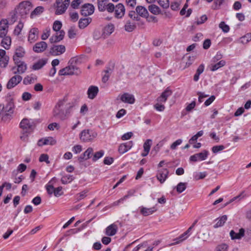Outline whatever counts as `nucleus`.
Wrapping results in <instances>:
<instances>
[{"mask_svg":"<svg viewBox=\"0 0 251 251\" xmlns=\"http://www.w3.org/2000/svg\"><path fill=\"white\" fill-rule=\"evenodd\" d=\"M111 71V70L110 69H108L104 71L105 74L103 75L102 78V81L104 83H105L108 81Z\"/></svg>","mask_w":251,"mask_h":251,"instance_id":"nucleus-54","label":"nucleus"},{"mask_svg":"<svg viewBox=\"0 0 251 251\" xmlns=\"http://www.w3.org/2000/svg\"><path fill=\"white\" fill-rule=\"evenodd\" d=\"M74 103L68 101L67 97L58 100L53 109V116L64 120L67 118L72 111Z\"/></svg>","mask_w":251,"mask_h":251,"instance_id":"nucleus-1","label":"nucleus"},{"mask_svg":"<svg viewBox=\"0 0 251 251\" xmlns=\"http://www.w3.org/2000/svg\"><path fill=\"white\" fill-rule=\"evenodd\" d=\"M33 7L32 3L29 0H24L17 5L12 11L13 16H25L29 14Z\"/></svg>","mask_w":251,"mask_h":251,"instance_id":"nucleus-3","label":"nucleus"},{"mask_svg":"<svg viewBox=\"0 0 251 251\" xmlns=\"http://www.w3.org/2000/svg\"><path fill=\"white\" fill-rule=\"evenodd\" d=\"M118 230V226L115 224H112L108 226L106 229L105 233L107 236H112L115 235Z\"/></svg>","mask_w":251,"mask_h":251,"instance_id":"nucleus-23","label":"nucleus"},{"mask_svg":"<svg viewBox=\"0 0 251 251\" xmlns=\"http://www.w3.org/2000/svg\"><path fill=\"white\" fill-rule=\"evenodd\" d=\"M25 54V51L24 49L21 46H19L15 49V54L13 55V59H14L15 58L16 59H19V58L23 57Z\"/></svg>","mask_w":251,"mask_h":251,"instance_id":"nucleus-29","label":"nucleus"},{"mask_svg":"<svg viewBox=\"0 0 251 251\" xmlns=\"http://www.w3.org/2000/svg\"><path fill=\"white\" fill-rule=\"evenodd\" d=\"M9 57L6 55L0 59V67L1 68H5L8 64Z\"/></svg>","mask_w":251,"mask_h":251,"instance_id":"nucleus-41","label":"nucleus"},{"mask_svg":"<svg viewBox=\"0 0 251 251\" xmlns=\"http://www.w3.org/2000/svg\"><path fill=\"white\" fill-rule=\"evenodd\" d=\"M227 219L226 215H223L216 219L217 223L214 225V228H218L224 226Z\"/></svg>","mask_w":251,"mask_h":251,"instance_id":"nucleus-32","label":"nucleus"},{"mask_svg":"<svg viewBox=\"0 0 251 251\" xmlns=\"http://www.w3.org/2000/svg\"><path fill=\"white\" fill-rule=\"evenodd\" d=\"M208 151L206 150H204L201 152L196 153L190 157V160L193 162L201 161L205 160L208 155Z\"/></svg>","mask_w":251,"mask_h":251,"instance_id":"nucleus-9","label":"nucleus"},{"mask_svg":"<svg viewBox=\"0 0 251 251\" xmlns=\"http://www.w3.org/2000/svg\"><path fill=\"white\" fill-rule=\"evenodd\" d=\"M93 37L96 40H98L101 37H102V34L101 33L100 31L98 29H96L94 31Z\"/></svg>","mask_w":251,"mask_h":251,"instance_id":"nucleus-64","label":"nucleus"},{"mask_svg":"<svg viewBox=\"0 0 251 251\" xmlns=\"http://www.w3.org/2000/svg\"><path fill=\"white\" fill-rule=\"evenodd\" d=\"M226 64V61L224 60H221L215 62H211L209 66V68L211 71L214 72L217 70L219 68L224 67Z\"/></svg>","mask_w":251,"mask_h":251,"instance_id":"nucleus-22","label":"nucleus"},{"mask_svg":"<svg viewBox=\"0 0 251 251\" xmlns=\"http://www.w3.org/2000/svg\"><path fill=\"white\" fill-rule=\"evenodd\" d=\"M65 34V33L63 30L56 32L50 38V42L51 44L59 42L63 39Z\"/></svg>","mask_w":251,"mask_h":251,"instance_id":"nucleus-15","label":"nucleus"},{"mask_svg":"<svg viewBox=\"0 0 251 251\" xmlns=\"http://www.w3.org/2000/svg\"><path fill=\"white\" fill-rule=\"evenodd\" d=\"M140 213L144 216H147L153 214L155 211H156V209L155 207L151 208H147L143 206L140 207Z\"/></svg>","mask_w":251,"mask_h":251,"instance_id":"nucleus-27","label":"nucleus"},{"mask_svg":"<svg viewBox=\"0 0 251 251\" xmlns=\"http://www.w3.org/2000/svg\"><path fill=\"white\" fill-rule=\"evenodd\" d=\"M14 61L16 65L17 69L16 71L14 72V74H23L27 69L26 65L23 61L19 60V59H16L14 58Z\"/></svg>","mask_w":251,"mask_h":251,"instance_id":"nucleus-14","label":"nucleus"},{"mask_svg":"<svg viewBox=\"0 0 251 251\" xmlns=\"http://www.w3.org/2000/svg\"><path fill=\"white\" fill-rule=\"evenodd\" d=\"M59 127V125L57 123H53L48 125V129L50 130H54V129L58 130Z\"/></svg>","mask_w":251,"mask_h":251,"instance_id":"nucleus-61","label":"nucleus"},{"mask_svg":"<svg viewBox=\"0 0 251 251\" xmlns=\"http://www.w3.org/2000/svg\"><path fill=\"white\" fill-rule=\"evenodd\" d=\"M35 126V124L31 119L27 118L23 119L20 124V127L23 131L25 132H32Z\"/></svg>","mask_w":251,"mask_h":251,"instance_id":"nucleus-6","label":"nucleus"},{"mask_svg":"<svg viewBox=\"0 0 251 251\" xmlns=\"http://www.w3.org/2000/svg\"><path fill=\"white\" fill-rule=\"evenodd\" d=\"M245 230L244 228H240L238 233H236L233 230L230 231V236L232 240L240 239L244 236Z\"/></svg>","mask_w":251,"mask_h":251,"instance_id":"nucleus-26","label":"nucleus"},{"mask_svg":"<svg viewBox=\"0 0 251 251\" xmlns=\"http://www.w3.org/2000/svg\"><path fill=\"white\" fill-rule=\"evenodd\" d=\"M88 192V190H84L82 192L77 194L75 196V200L77 201H79L83 199H84L87 196V194Z\"/></svg>","mask_w":251,"mask_h":251,"instance_id":"nucleus-42","label":"nucleus"},{"mask_svg":"<svg viewBox=\"0 0 251 251\" xmlns=\"http://www.w3.org/2000/svg\"><path fill=\"white\" fill-rule=\"evenodd\" d=\"M228 246L226 244H223L219 245L216 248V251H227Z\"/></svg>","mask_w":251,"mask_h":251,"instance_id":"nucleus-62","label":"nucleus"},{"mask_svg":"<svg viewBox=\"0 0 251 251\" xmlns=\"http://www.w3.org/2000/svg\"><path fill=\"white\" fill-rule=\"evenodd\" d=\"M56 197H59L63 195L64 192L62 190V187L61 186L55 188L52 185H48V194L50 197L52 194Z\"/></svg>","mask_w":251,"mask_h":251,"instance_id":"nucleus-12","label":"nucleus"},{"mask_svg":"<svg viewBox=\"0 0 251 251\" xmlns=\"http://www.w3.org/2000/svg\"><path fill=\"white\" fill-rule=\"evenodd\" d=\"M47 48V44L44 41L37 43L33 47V50L35 52H41L44 51Z\"/></svg>","mask_w":251,"mask_h":251,"instance_id":"nucleus-20","label":"nucleus"},{"mask_svg":"<svg viewBox=\"0 0 251 251\" xmlns=\"http://www.w3.org/2000/svg\"><path fill=\"white\" fill-rule=\"evenodd\" d=\"M74 180V177L70 175L64 176L61 178V182L63 184L70 183Z\"/></svg>","mask_w":251,"mask_h":251,"instance_id":"nucleus-46","label":"nucleus"},{"mask_svg":"<svg viewBox=\"0 0 251 251\" xmlns=\"http://www.w3.org/2000/svg\"><path fill=\"white\" fill-rule=\"evenodd\" d=\"M186 188V183L180 182L176 186V191L179 193H182Z\"/></svg>","mask_w":251,"mask_h":251,"instance_id":"nucleus-47","label":"nucleus"},{"mask_svg":"<svg viewBox=\"0 0 251 251\" xmlns=\"http://www.w3.org/2000/svg\"><path fill=\"white\" fill-rule=\"evenodd\" d=\"M164 140L160 141L158 144L156 145L154 147L152 150V152H154V153L156 154L159 151L161 148L164 145Z\"/></svg>","mask_w":251,"mask_h":251,"instance_id":"nucleus-51","label":"nucleus"},{"mask_svg":"<svg viewBox=\"0 0 251 251\" xmlns=\"http://www.w3.org/2000/svg\"><path fill=\"white\" fill-rule=\"evenodd\" d=\"M22 98L24 101L28 100L31 98V94L28 92H24L22 95Z\"/></svg>","mask_w":251,"mask_h":251,"instance_id":"nucleus-63","label":"nucleus"},{"mask_svg":"<svg viewBox=\"0 0 251 251\" xmlns=\"http://www.w3.org/2000/svg\"><path fill=\"white\" fill-rule=\"evenodd\" d=\"M158 3L164 8H167L169 7V0H159Z\"/></svg>","mask_w":251,"mask_h":251,"instance_id":"nucleus-56","label":"nucleus"},{"mask_svg":"<svg viewBox=\"0 0 251 251\" xmlns=\"http://www.w3.org/2000/svg\"><path fill=\"white\" fill-rule=\"evenodd\" d=\"M136 11L138 16H146L148 14L147 9L142 6H137Z\"/></svg>","mask_w":251,"mask_h":251,"instance_id":"nucleus-36","label":"nucleus"},{"mask_svg":"<svg viewBox=\"0 0 251 251\" xmlns=\"http://www.w3.org/2000/svg\"><path fill=\"white\" fill-rule=\"evenodd\" d=\"M2 39L1 41V45L5 50H8L11 44V39L9 36L2 38Z\"/></svg>","mask_w":251,"mask_h":251,"instance_id":"nucleus-31","label":"nucleus"},{"mask_svg":"<svg viewBox=\"0 0 251 251\" xmlns=\"http://www.w3.org/2000/svg\"><path fill=\"white\" fill-rule=\"evenodd\" d=\"M125 11V7L122 3H118L115 7V14L117 16H119L121 14L124 15Z\"/></svg>","mask_w":251,"mask_h":251,"instance_id":"nucleus-35","label":"nucleus"},{"mask_svg":"<svg viewBox=\"0 0 251 251\" xmlns=\"http://www.w3.org/2000/svg\"><path fill=\"white\" fill-rule=\"evenodd\" d=\"M39 38V30L37 28H31L28 33V41L31 43L35 42Z\"/></svg>","mask_w":251,"mask_h":251,"instance_id":"nucleus-17","label":"nucleus"},{"mask_svg":"<svg viewBox=\"0 0 251 251\" xmlns=\"http://www.w3.org/2000/svg\"><path fill=\"white\" fill-rule=\"evenodd\" d=\"M46 63V62L45 60H40L32 65V69L34 70H39L41 69L43 66H44Z\"/></svg>","mask_w":251,"mask_h":251,"instance_id":"nucleus-39","label":"nucleus"},{"mask_svg":"<svg viewBox=\"0 0 251 251\" xmlns=\"http://www.w3.org/2000/svg\"><path fill=\"white\" fill-rule=\"evenodd\" d=\"M93 152V150L92 148H89L79 157V159L81 161L82 160H87L90 158Z\"/></svg>","mask_w":251,"mask_h":251,"instance_id":"nucleus-33","label":"nucleus"},{"mask_svg":"<svg viewBox=\"0 0 251 251\" xmlns=\"http://www.w3.org/2000/svg\"><path fill=\"white\" fill-rule=\"evenodd\" d=\"M251 40V33L249 32L240 38V42L244 44H247Z\"/></svg>","mask_w":251,"mask_h":251,"instance_id":"nucleus-44","label":"nucleus"},{"mask_svg":"<svg viewBox=\"0 0 251 251\" xmlns=\"http://www.w3.org/2000/svg\"><path fill=\"white\" fill-rule=\"evenodd\" d=\"M151 144L152 140L151 139H147L143 145L144 151H150Z\"/></svg>","mask_w":251,"mask_h":251,"instance_id":"nucleus-48","label":"nucleus"},{"mask_svg":"<svg viewBox=\"0 0 251 251\" xmlns=\"http://www.w3.org/2000/svg\"><path fill=\"white\" fill-rule=\"evenodd\" d=\"M225 149V147L223 145L215 146L213 147L212 151L213 153H216L218 152L223 150Z\"/></svg>","mask_w":251,"mask_h":251,"instance_id":"nucleus-59","label":"nucleus"},{"mask_svg":"<svg viewBox=\"0 0 251 251\" xmlns=\"http://www.w3.org/2000/svg\"><path fill=\"white\" fill-rule=\"evenodd\" d=\"M172 94V91L169 88H167L162 94L161 96L164 97L165 99L167 100L168 98Z\"/></svg>","mask_w":251,"mask_h":251,"instance_id":"nucleus-58","label":"nucleus"},{"mask_svg":"<svg viewBox=\"0 0 251 251\" xmlns=\"http://www.w3.org/2000/svg\"><path fill=\"white\" fill-rule=\"evenodd\" d=\"M99 92V88L95 86H91L87 91V95L89 99L93 100L97 95Z\"/></svg>","mask_w":251,"mask_h":251,"instance_id":"nucleus-24","label":"nucleus"},{"mask_svg":"<svg viewBox=\"0 0 251 251\" xmlns=\"http://www.w3.org/2000/svg\"><path fill=\"white\" fill-rule=\"evenodd\" d=\"M37 77L35 75L30 74L26 76L24 80L23 83L25 85H28L34 83L37 80Z\"/></svg>","mask_w":251,"mask_h":251,"instance_id":"nucleus-28","label":"nucleus"},{"mask_svg":"<svg viewBox=\"0 0 251 251\" xmlns=\"http://www.w3.org/2000/svg\"><path fill=\"white\" fill-rule=\"evenodd\" d=\"M207 175V174L206 172H195L193 175L194 179L196 180L203 179L206 177Z\"/></svg>","mask_w":251,"mask_h":251,"instance_id":"nucleus-40","label":"nucleus"},{"mask_svg":"<svg viewBox=\"0 0 251 251\" xmlns=\"http://www.w3.org/2000/svg\"><path fill=\"white\" fill-rule=\"evenodd\" d=\"M77 59L76 57L72 58L69 61V65L65 68L59 70L58 74L60 75H78L80 73L78 68L74 65L76 63Z\"/></svg>","mask_w":251,"mask_h":251,"instance_id":"nucleus-4","label":"nucleus"},{"mask_svg":"<svg viewBox=\"0 0 251 251\" xmlns=\"http://www.w3.org/2000/svg\"><path fill=\"white\" fill-rule=\"evenodd\" d=\"M97 134L89 129L83 130L80 134V139L84 142H87L92 141L96 137Z\"/></svg>","mask_w":251,"mask_h":251,"instance_id":"nucleus-8","label":"nucleus"},{"mask_svg":"<svg viewBox=\"0 0 251 251\" xmlns=\"http://www.w3.org/2000/svg\"><path fill=\"white\" fill-rule=\"evenodd\" d=\"M92 22V19L89 17L81 18L78 22V26L81 29H83L87 26Z\"/></svg>","mask_w":251,"mask_h":251,"instance_id":"nucleus-25","label":"nucleus"},{"mask_svg":"<svg viewBox=\"0 0 251 251\" xmlns=\"http://www.w3.org/2000/svg\"><path fill=\"white\" fill-rule=\"evenodd\" d=\"M115 27L113 24H109L106 25L103 29L102 36L106 38L109 36L114 31Z\"/></svg>","mask_w":251,"mask_h":251,"instance_id":"nucleus-18","label":"nucleus"},{"mask_svg":"<svg viewBox=\"0 0 251 251\" xmlns=\"http://www.w3.org/2000/svg\"><path fill=\"white\" fill-rule=\"evenodd\" d=\"M140 18L144 21V25L145 22H148L151 23H155L158 21L156 17H140Z\"/></svg>","mask_w":251,"mask_h":251,"instance_id":"nucleus-45","label":"nucleus"},{"mask_svg":"<svg viewBox=\"0 0 251 251\" xmlns=\"http://www.w3.org/2000/svg\"><path fill=\"white\" fill-rule=\"evenodd\" d=\"M24 22H23L22 21H20L18 24L16 25L14 30L13 34L16 36L19 35L22 31V29L24 27Z\"/></svg>","mask_w":251,"mask_h":251,"instance_id":"nucleus-34","label":"nucleus"},{"mask_svg":"<svg viewBox=\"0 0 251 251\" xmlns=\"http://www.w3.org/2000/svg\"><path fill=\"white\" fill-rule=\"evenodd\" d=\"M44 11V8L42 6H37L33 11H30V16L38 15L42 13Z\"/></svg>","mask_w":251,"mask_h":251,"instance_id":"nucleus-43","label":"nucleus"},{"mask_svg":"<svg viewBox=\"0 0 251 251\" xmlns=\"http://www.w3.org/2000/svg\"><path fill=\"white\" fill-rule=\"evenodd\" d=\"M144 25V21L140 17H128L125 20V30L128 32L133 31L137 25Z\"/></svg>","mask_w":251,"mask_h":251,"instance_id":"nucleus-5","label":"nucleus"},{"mask_svg":"<svg viewBox=\"0 0 251 251\" xmlns=\"http://www.w3.org/2000/svg\"><path fill=\"white\" fill-rule=\"evenodd\" d=\"M182 142L181 139H177L171 145L170 148L173 150H176L177 147L181 144Z\"/></svg>","mask_w":251,"mask_h":251,"instance_id":"nucleus-57","label":"nucleus"},{"mask_svg":"<svg viewBox=\"0 0 251 251\" xmlns=\"http://www.w3.org/2000/svg\"><path fill=\"white\" fill-rule=\"evenodd\" d=\"M207 20L206 17H197L195 19L194 23L197 25H199L203 24Z\"/></svg>","mask_w":251,"mask_h":251,"instance_id":"nucleus-52","label":"nucleus"},{"mask_svg":"<svg viewBox=\"0 0 251 251\" xmlns=\"http://www.w3.org/2000/svg\"><path fill=\"white\" fill-rule=\"evenodd\" d=\"M70 3V0H65L64 1L63 0H56L54 4L56 8L55 14L56 15L63 14L67 9Z\"/></svg>","mask_w":251,"mask_h":251,"instance_id":"nucleus-7","label":"nucleus"},{"mask_svg":"<svg viewBox=\"0 0 251 251\" xmlns=\"http://www.w3.org/2000/svg\"><path fill=\"white\" fill-rule=\"evenodd\" d=\"M154 108L158 111H163L165 108V106L161 103L157 102L154 105Z\"/></svg>","mask_w":251,"mask_h":251,"instance_id":"nucleus-60","label":"nucleus"},{"mask_svg":"<svg viewBox=\"0 0 251 251\" xmlns=\"http://www.w3.org/2000/svg\"><path fill=\"white\" fill-rule=\"evenodd\" d=\"M104 154V151H100L96 152L93 156V160L96 161L100 157H101Z\"/></svg>","mask_w":251,"mask_h":251,"instance_id":"nucleus-55","label":"nucleus"},{"mask_svg":"<svg viewBox=\"0 0 251 251\" xmlns=\"http://www.w3.org/2000/svg\"><path fill=\"white\" fill-rule=\"evenodd\" d=\"M62 27V23L59 21H56L54 22L52 28L54 31L58 32L60 31Z\"/></svg>","mask_w":251,"mask_h":251,"instance_id":"nucleus-49","label":"nucleus"},{"mask_svg":"<svg viewBox=\"0 0 251 251\" xmlns=\"http://www.w3.org/2000/svg\"><path fill=\"white\" fill-rule=\"evenodd\" d=\"M196 105V102L195 101H192L190 103L187 104L185 108V110L187 112H190L195 107Z\"/></svg>","mask_w":251,"mask_h":251,"instance_id":"nucleus-53","label":"nucleus"},{"mask_svg":"<svg viewBox=\"0 0 251 251\" xmlns=\"http://www.w3.org/2000/svg\"><path fill=\"white\" fill-rule=\"evenodd\" d=\"M95 11L94 6L91 3H85L81 7V14L82 16H90L93 14Z\"/></svg>","mask_w":251,"mask_h":251,"instance_id":"nucleus-11","label":"nucleus"},{"mask_svg":"<svg viewBox=\"0 0 251 251\" xmlns=\"http://www.w3.org/2000/svg\"><path fill=\"white\" fill-rule=\"evenodd\" d=\"M120 99L123 102L129 104H133L135 102L134 96L127 93L120 96Z\"/></svg>","mask_w":251,"mask_h":251,"instance_id":"nucleus-19","label":"nucleus"},{"mask_svg":"<svg viewBox=\"0 0 251 251\" xmlns=\"http://www.w3.org/2000/svg\"><path fill=\"white\" fill-rule=\"evenodd\" d=\"M14 107L13 100L11 99L5 104H0V117L3 122L7 123L10 121L12 117Z\"/></svg>","mask_w":251,"mask_h":251,"instance_id":"nucleus-2","label":"nucleus"},{"mask_svg":"<svg viewBox=\"0 0 251 251\" xmlns=\"http://www.w3.org/2000/svg\"><path fill=\"white\" fill-rule=\"evenodd\" d=\"M66 48L63 45H53L50 50V54L56 56L60 55L65 52Z\"/></svg>","mask_w":251,"mask_h":251,"instance_id":"nucleus-10","label":"nucleus"},{"mask_svg":"<svg viewBox=\"0 0 251 251\" xmlns=\"http://www.w3.org/2000/svg\"><path fill=\"white\" fill-rule=\"evenodd\" d=\"M22 80V77L16 75L12 77L7 83L6 87L10 89L18 85Z\"/></svg>","mask_w":251,"mask_h":251,"instance_id":"nucleus-16","label":"nucleus"},{"mask_svg":"<svg viewBox=\"0 0 251 251\" xmlns=\"http://www.w3.org/2000/svg\"><path fill=\"white\" fill-rule=\"evenodd\" d=\"M168 174L169 171L167 169H161L158 170L156 177L161 183H163L167 178Z\"/></svg>","mask_w":251,"mask_h":251,"instance_id":"nucleus-13","label":"nucleus"},{"mask_svg":"<svg viewBox=\"0 0 251 251\" xmlns=\"http://www.w3.org/2000/svg\"><path fill=\"white\" fill-rule=\"evenodd\" d=\"M133 146L132 141H129L120 145L118 151L120 153L123 154L129 150Z\"/></svg>","mask_w":251,"mask_h":251,"instance_id":"nucleus-21","label":"nucleus"},{"mask_svg":"<svg viewBox=\"0 0 251 251\" xmlns=\"http://www.w3.org/2000/svg\"><path fill=\"white\" fill-rule=\"evenodd\" d=\"M149 11L154 15H158L160 14V10L159 7L155 5V4H151L148 7Z\"/></svg>","mask_w":251,"mask_h":251,"instance_id":"nucleus-38","label":"nucleus"},{"mask_svg":"<svg viewBox=\"0 0 251 251\" xmlns=\"http://www.w3.org/2000/svg\"><path fill=\"white\" fill-rule=\"evenodd\" d=\"M77 33V29L74 26L71 27L68 31V36L70 39L76 37Z\"/></svg>","mask_w":251,"mask_h":251,"instance_id":"nucleus-37","label":"nucleus"},{"mask_svg":"<svg viewBox=\"0 0 251 251\" xmlns=\"http://www.w3.org/2000/svg\"><path fill=\"white\" fill-rule=\"evenodd\" d=\"M219 27L225 33H227L229 31V26L226 24L224 22H222L219 24Z\"/></svg>","mask_w":251,"mask_h":251,"instance_id":"nucleus-50","label":"nucleus"},{"mask_svg":"<svg viewBox=\"0 0 251 251\" xmlns=\"http://www.w3.org/2000/svg\"><path fill=\"white\" fill-rule=\"evenodd\" d=\"M190 232L189 230H187L185 232H184L182 234L180 235L178 238H176L174 240L176 241L175 243H172L169 245V246L175 245L177 244H179L182 241L187 239L189 236Z\"/></svg>","mask_w":251,"mask_h":251,"instance_id":"nucleus-30","label":"nucleus"}]
</instances>
